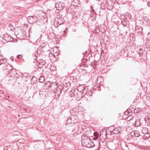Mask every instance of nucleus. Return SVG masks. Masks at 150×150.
<instances>
[{"label":"nucleus","mask_w":150,"mask_h":150,"mask_svg":"<svg viewBox=\"0 0 150 150\" xmlns=\"http://www.w3.org/2000/svg\"><path fill=\"white\" fill-rule=\"evenodd\" d=\"M93 92L91 90H88L87 91L86 93V94L89 96L91 95L93 93Z\"/></svg>","instance_id":"ddd939ff"},{"label":"nucleus","mask_w":150,"mask_h":150,"mask_svg":"<svg viewBox=\"0 0 150 150\" xmlns=\"http://www.w3.org/2000/svg\"><path fill=\"white\" fill-rule=\"evenodd\" d=\"M27 20L28 23L30 24L35 23L36 22L38 19L35 16H30L27 17Z\"/></svg>","instance_id":"7ed1b4c3"},{"label":"nucleus","mask_w":150,"mask_h":150,"mask_svg":"<svg viewBox=\"0 0 150 150\" xmlns=\"http://www.w3.org/2000/svg\"><path fill=\"white\" fill-rule=\"evenodd\" d=\"M70 120L72 121L69 122V124L71 123H76L78 121V119L77 116L76 115H72L70 116L68 118V121Z\"/></svg>","instance_id":"39448f33"},{"label":"nucleus","mask_w":150,"mask_h":150,"mask_svg":"<svg viewBox=\"0 0 150 150\" xmlns=\"http://www.w3.org/2000/svg\"><path fill=\"white\" fill-rule=\"evenodd\" d=\"M68 88L65 87L64 88V89H63L65 91H66L67 90V89H68Z\"/></svg>","instance_id":"a878e982"},{"label":"nucleus","mask_w":150,"mask_h":150,"mask_svg":"<svg viewBox=\"0 0 150 150\" xmlns=\"http://www.w3.org/2000/svg\"><path fill=\"white\" fill-rule=\"evenodd\" d=\"M131 116H129V117L130 118V120H131L132 119V118H131Z\"/></svg>","instance_id":"cd10ccee"},{"label":"nucleus","mask_w":150,"mask_h":150,"mask_svg":"<svg viewBox=\"0 0 150 150\" xmlns=\"http://www.w3.org/2000/svg\"><path fill=\"white\" fill-rule=\"evenodd\" d=\"M120 130H119L118 129L116 128L114 129L113 132L115 134H118L120 132Z\"/></svg>","instance_id":"2eb2a0df"},{"label":"nucleus","mask_w":150,"mask_h":150,"mask_svg":"<svg viewBox=\"0 0 150 150\" xmlns=\"http://www.w3.org/2000/svg\"><path fill=\"white\" fill-rule=\"evenodd\" d=\"M81 141L82 145L87 148H92L95 146V144L93 141L92 140H90V139L87 137L85 135L82 136Z\"/></svg>","instance_id":"f257e3e1"},{"label":"nucleus","mask_w":150,"mask_h":150,"mask_svg":"<svg viewBox=\"0 0 150 150\" xmlns=\"http://www.w3.org/2000/svg\"><path fill=\"white\" fill-rule=\"evenodd\" d=\"M147 5L149 7H150V2H148Z\"/></svg>","instance_id":"393cba45"},{"label":"nucleus","mask_w":150,"mask_h":150,"mask_svg":"<svg viewBox=\"0 0 150 150\" xmlns=\"http://www.w3.org/2000/svg\"><path fill=\"white\" fill-rule=\"evenodd\" d=\"M13 70V69H10V71H12V70Z\"/></svg>","instance_id":"c756f323"},{"label":"nucleus","mask_w":150,"mask_h":150,"mask_svg":"<svg viewBox=\"0 0 150 150\" xmlns=\"http://www.w3.org/2000/svg\"><path fill=\"white\" fill-rule=\"evenodd\" d=\"M65 31L64 30V32H65Z\"/></svg>","instance_id":"473e14b6"},{"label":"nucleus","mask_w":150,"mask_h":150,"mask_svg":"<svg viewBox=\"0 0 150 150\" xmlns=\"http://www.w3.org/2000/svg\"><path fill=\"white\" fill-rule=\"evenodd\" d=\"M45 81L44 78L43 76H40L39 79V82L42 83L44 82Z\"/></svg>","instance_id":"f8f14e48"},{"label":"nucleus","mask_w":150,"mask_h":150,"mask_svg":"<svg viewBox=\"0 0 150 150\" xmlns=\"http://www.w3.org/2000/svg\"><path fill=\"white\" fill-rule=\"evenodd\" d=\"M58 85V84L56 83H53L52 84V86H54V85L56 86V90H54V92L56 93L55 95H57L58 96H59L61 93V88L62 87L61 86H59Z\"/></svg>","instance_id":"f03ea898"},{"label":"nucleus","mask_w":150,"mask_h":150,"mask_svg":"<svg viewBox=\"0 0 150 150\" xmlns=\"http://www.w3.org/2000/svg\"><path fill=\"white\" fill-rule=\"evenodd\" d=\"M72 121L70 120L68 121V119H67V122L69 123V122Z\"/></svg>","instance_id":"bb28decb"},{"label":"nucleus","mask_w":150,"mask_h":150,"mask_svg":"<svg viewBox=\"0 0 150 150\" xmlns=\"http://www.w3.org/2000/svg\"><path fill=\"white\" fill-rule=\"evenodd\" d=\"M132 110L130 109H128L125 112V113H129V112H130V113L131 112Z\"/></svg>","instance_id":"5701e85b"},{"label":"nucleus","mask_w":150,"mask_h":150,"mask_svg":"<svg viewBox=\"0 0 150 150\" xmlns=\"http://www.w3.org/2000/svg\"><path fill=\"white\" fill-rule=\"evenodd\" d=\"M140 123H139V122L136 121L135 124V126H138L140 125Z\"/></svg>","instance_id":"6ab92c4d"},{"label":"nucleus","mask_w":150,"mask_h":150,"mask_svg":"<svg viewBox=\"0 0 150 150\" xmlns=\"http://www.w3.org/2000/svg\"><path fill=\"white\" fill-rule=\"evenodd\" d=\"M135 29L137 30V32L140 33L142 31V28L140 25L136 26L135 27Z\"/></svg>","instance_id":"0eeeda50"},{"label":"nucleus","mask_w":150,"mask_h":150,"mask_svg":"<svg viewBox=\"0 0 150 150\" xmlns=\"http://www.w3.org/2000/svg\"><path fill=\"white\" fill-rule=\"evenodd\" d=\"M54 25L55 27L56 28H57L58 27L59 25V24L57 23V21H56V20L54 22Z\"/></svg>","instance_id":"f3484780"},{"label":"nucleus","mask_w":150,"mask_h":150,"mask_svg":"<svg viewBox=\"0 0 150 150\" xmlns=\"http://www.w3.org/2000/svg\"><path fill=\"white\" fill-rule=\"evenodd\" d=\"M121 23L124 26H127V24L126 23H125L124 21H122L121 22Z\"/></svg>","instance_id":"412c9836"},{"label":"nucleus","mask_w":150,"mask_h":150,"mask_svg":"<svg viewBox=\"0 0 150 150\" xmlns=\"http://www.w3.org/2000/svg\"><path fill=\"white\" fill-rule=\"evenodd\" d=\"M2 55L1 54L0 55V57H1V56Z\"/></svg>","instance_id":"2f4dec72"},{"label":"nucleus","mask_w":150,"mask_h":150,"mask_svg":"<svg viewBox=\"0 0 150 150\" xmlns=\"http://www.w3.org/2000/svg\"><path fill=\"white\" fill-rule=\"evenodd\" d=\"M79 89H80L81 91L84 90L85 88V86L84 85H81L78 86Z\"/></svg>","instance_id":"9b49d317"},{"label":"nucleus","mask_w":150,"mask_h":150,"mask_svg":"<svg viewBox=\"0 0 150 150\" xmlns=\"http://www.w3.org/2000/svg\"><path fill=\"white\" fill-rule=\"evenodd\" d=\"M44 94L45 95V92H43L42 91H40L39 92V94L40 95H43Z\"/></svg>","instance_id":"4be33fe9"},{"label":"nucleus","mask_w":150,"mask_h":150,"mask_svg":"<svg viewBox=\"0 0 150 150\" xmlns=\"http://www.w3.org/2000/svg\"><path fill=\"white\" fill-rule=\"evenodd\" d=\"M15 72V74H17V73L16 72V71H15V70H14Z\"/></svg>","instance_id":"c85d7f7f"},{"label":"nucleus","mask_w":150,"mask_h":150,"mask_svg":"<svg viewBox=\"0 0 150 150\" xmlns=\"http://www.w3.org/2000/svg\"><path fill=\"white\" fill-rule=\"evenodd\" d=\"M71 84L69 82H68L67 83H66L64 86L63 87V89H64V88L65 87L68 88H69V87H70V86Z\"/></svg>","instance_id":"1a4fd4ad"},{"label":"nucleus","mask_w":150,"mask_h":150,"mask_svg":"<svg viewBox=\"0 0 150 150\" xmlns=\"http://www.w3.org/2000/svg\"><path fill=\"white\" fill-rule=\"evenodd\" d=\"M54 56V55L52 53H50L49 54V56L51 57Z\"/></svg>","instance_id":"b1692460"},{"label":"nucleus","mask_w":150,"mask_h":150,"mask_svg":"<svg viewBox=\"0 0 150 150\" xmlns=\"http://www.w3.org/2000/svg\"><path fill=\"white\" fill-rule=\"evenodd\" d=\"M139 109L140 108H135L134 110V112L135 113H137L140 111V110H139Z\"/></svg>","instance_id":"dca6fc26"},{"label":"nucleus","mask_w":150,"mask_h":150,"mask_svg":"<svg viewBox=\"0 0 150 150\" xmlns=\"http://www.w3.org/2000/svg\"><path fill=\"white\" fill-rule=\"evenodd\" d=\"M37 81L36 78L35 76H33L31 79V83L34 84V83L36 82Z\"/></svg>","instance_id":"9d476101"},{"label":"nucleus","mask_w":150,"mask_h":150,"mask_svg":"<svg viewBox=\"0 0 150 150\" xmlns=\"http://www.w3.org/2000/svg\"><path fill=\"white\" fill-rule=\"evenodd\" d=\"M6 62V59L4 58L0 59V65L2 64H5Z\"/></svg>","instance_id":"6e6552de"},{"label":"nucleus","mask_w":150,"mask_h":150,"mask_svg":"<svg viewBox=\"0 0 150 150\" xmlns=\"http://www.w3.org/2000/svg\"><path fill=\"white\" fill-rule=\"evenodd\" d=\"M55 86V87H56V86H55V85H54V87Z\"/></svg>","instance_id":"7c9ffc66"},{"label":"nucleus","mask_w":150,"mask_h":150,"mask_svg":"<svg viewBox=\"0 0 150 150\" xmlns=\"http://www.w3.org/2000/svg\"><path fill=\"white\" fill-rule=\"evenodd\" d=\"M17 57L18 59H20L22 57V56L21 55H18L17 56Z\"/></svg>","instance_id":"aec40b11"},{"label":"nucleus","mask_w":150,"mask_h":150,"mask_svg":"<svg viewBox=\"0 0 150 150\" xmlns=\"http://www.w3.org/2000/svg\"><path fill=\"white\" fill-rule=\"evenodd\" d=\"M145 121H147L149 122V121H150V114L146 116L145 119Z\"/></svg>","instance_id":"4468645a"},{"label":"nucleus","mask_w":150,"mask_h":150,"mask_svg":"<svg viewBox=\"0 0 150 150\" xmlns=\"http://www.w3.org/2000/svg\"><path fill=\"white\" fill-rule=\"evenodd\" d=\"M55 7L57 10H61L64 7V4L62 2L57 1L55 4Z\"/></svg>","instance_id":"20e7f679"},{"label":"nucleus","mask_w":150,"mask_h":150,"mask_svg":"<svg viewBox=\"0 0 150 150\" xmlns=\"http://www.w3.org/2000/svg\"><path fill=\"white\" fill-rule=\"evenodd\" d=\"M134 135L136 137H138L139 136V134L138 133V131H137V132H134Z\"/></svg>","instance_id":"a211bd4d"},{"label":"nucleus","mask_w":150,"mask_h":150,"mask_svg":"<svg viewBox=\"0 0 150 150\" xmlns=\"http://www.w3.org/2000/svg\"><path fill=\"white\" fill-rule=\"evenodd\" d=\"M56 20L57 21V23L59 24V25L63 24L65 22L64 19L60 17L59 18H57V19H56Z\"/></svg>","instance_id":"423d86ee"}]
</instances>
